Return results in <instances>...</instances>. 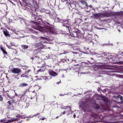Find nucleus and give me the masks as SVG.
Listing matches in <instances>:
<instances>
[{
    "instance_id": "nucleus-1",
    "label": "nucleus",
    "mask_w": 123,
    "mask_h": 123,
    "mask_svg": "<svg viewBox=\"0 0 123 123\" xmlns=\"http://www.w3.org/2000/svg\"><path fill=\"white\" fill-rule=\"evenodd\" d=\"M93 17L97 19L100 20L101 18L104 17H109L111 16H123V11L120 12H110L109 13L105 12L104 13H94L93 14Z\"/></svg>"
},
{
    "instance_id": "nucleus-2",
    "label": "nucleus",
    "mask_w": 123,
    "mask_h": 123,
    "mask_svg": "<svg viewBox=\"0 0 123 123\" xmlns=\"http://www.w3.org/2000/svg\"><path fill=\"white\" fill-rule=\"evenodd\" d=\"M71 35L73 37L82 38L83 37V34L81 33L79 30L76 28H74V31L70 33Z\"/></svg>"
},
{
    "instance_id": "nucleus-3",
    "label": "nucleus",
    "mask_w": 123,
    "mask_h": 123,
    "mask_svg": "<svg viewBox=\"0 0 123 123\" xmlns=\"http://www.w3.org/2000/svg\"><path fill=\"white\" fill-rule=\"evenodd\" d=\"M81 55V54L79 53L75 52H71L69 55V56L70 58H71V59L69 61V59L66 58L65 59L67 61H66V62L68 63L71 62L73 61V59L74 57H76V56H80Z\"/></svg>"
},
{
    "instance_id": "nucleus-4",
    "label": "nucleus",
    "mask_w": 123,
    "mask_h": 123,
    "mask_svg": "<svg viewBox=\"0 0 123 123\" xmlns=\"http://www.w3.org/2000/svg\"><path fill=\"white\" fill-rule=\"evenodd\" d=\"M79 6L82 8H86L88 9V6L86 2L83 0H79Z\"/></svg>"
},
{
    "instance_id": "nucleus-5",
    "label": "nucleus",
    "mask_w": 123,
    "mask_h": 123,
    "mask_svg": "<svg viewBox=\"0 0 123 123\" xmlns=\"http://www.w3.org/2000/svg\"><path fill=\"white\" fill-rule=\"evenodd\" d=\"M46 31L47 33L50 34H55L56 33L55 29L51 27L47 28Z\"/></svg>"
},
{
    "instance_id": "nucleus-6",
    "label": "nucleus",
    "mask_w": 123,
    "mask_h": 123,
    "mask_svg": "<svg viewBox=\"0 0 123 123\" xmlns=\"http://www.w3.org/2000/svg\"><path fill=\"white\" fill-rule=\"evenodd\" d=\"M11 71L12 73L15 74H18L21 72V70L18 68H13Z\"/></svg>"
},
{
    "instance_id": "nucleus-7",
    "label": "nucleus",
    "mask_w": 123,
    "mask_h": 123,
    "mask_svg": "<svg viewBox=\"0 0 123 123\" xmlns=\"http://www.w3.org/2000/svg\"><path fill=\"white\" fill-rule=\"evenodd\" d=\"M31 59H32V62L34 64H36L39 63L40 60V58L38 56L31 57Z\"/></svg>"
},
{
    "instance_id": "nucleus-8",
    "label": "nucleus",
    "mask_w": 123,
    "mask_h": 123,
    "mask_svg": "<svg viewBox=\"0 0 123 123\" xmlns=\"http://www.w3.org/2000/svg\"><path fill=\"white\" fill-rule=\"evenodd\" d=\"M43 45L42 44L41 42H39L38 43H34L33 44V46H34L35 47H39L40 48V49L41 48L42 49V45Z\"/></svg>"
},
{
    "instance_id": "nucleus-9",
    "label": "nucleus",
    "mask_w": 123,
    "mask_h": 123,
    "mask_svg": "<svg viewBox=\"0 0 123 123\" xmlns=\"http://www.w3.org/2000/svg\"><path fill=\"white\" fill-rule=\"evenodd\" d=\"M68 22H63L62 23V25L64 26L66 28V29L70 31V28L69 26V25L67 23Z\"/></svg>"
},
{
    "instance_id": "nucleus-10",
    "label": "nucleus",
    "mask_w": 123,
    "mask_h": 123,
    "mask_svg": "<svg viewBox=\"0 0 123 123\" xmlns=\"http://www.w3.org/2000/svg\"><path fill=\"white\" fill-rule=\"evenodd\" d=\"M7 103H8L9 104L8 105V108L11 110L13 109L14 107L11 101H8Z\"/></svg>"
},
{
    "instance_id": "nucleus-11",
    "label": "nucleus",
    "mask_w": 123,
    "mask_h": 123,
    "mask_svg": "<svg viewBox=\"0 0 123 123\" xmlns=\"http://www.w3.org/2000/svg\"><path fill=\"white\" fill-rule=\"evenodd\" d=\"M3 32L4 35L6 37L10 36V34H9V32L6 29H4L3 31Z\"/></svg>"
},
{
    "instance_id": "nucleus-12",
    "label": "nucleus",
    "mask_w": 123,
    "mask_h": 123,
    "mask_svg": "<svg viewBox=\"0 0 123 123\" xmlns=\"http://www.w3.org/2000/svg\"><path fill=\"white\" fill-rule=\"evenodd\" d=\"M49 75L53 76H55L57 75V73L52 71H49Z\"/></svg>"
},
{
    "instance_id": "nucleus-13",
    "label": "nucleus",
    "mask_w": 123,
    "mask_h": 123,
    "mask_svg": "<svg viewBox=\"0 0 123 123\" xmlns=\"http://www.w3.org/2000/svg\"><path fill=\"white\" fill-rule=\"evenodd\" d=\"M64 109L65 110V111L66 112H69L71 110V107L70 106L66 107Z\"/></svg>"
},
{
    "instance_id": "nucleus-14",
    "label": "nucleus",
    "mask_w": 123,
    "mask_h": 123,
    "mask_svg": "<svg viewBox=\"0 0 123 123\" xmlns=\"http://www.w3.org/2000/svg\"><path fill=\"white\" fill-rule=\"evenodd\" d=\"M100 97L103 99V100L105 102H107V98L106 96H105L101 95L100 96Z\"/></svg>"
},
{
    "instance_id": "nucleus-15",
    "label": "nucleus",
    "mask_w": 123,
    "mask_h": 123,
    "mask_svg": "<svg viewBox=\"0 0 123 123\" xmlns=\"http://www.w3.org/2000/svg\"><path fill=\"white\" fill-rule=\"evenodd\" d=\"M28 86V84H27L23 83L20 84L19 85V87H23Z\"/></svg>"
},
{
    "instance_id": "nucleus-16",
    "label": "nucleus",
    "mask_w": 123,
    "mask_h": 123,
    "mask_svg": "<svg viewBox=\"0 0 123 123\" xmlns=\"http://www.w3.org/2000/svg\"><path fill=\"white\" fill-rule=\"evenodd\" d=\"M0 49L3 52L4 55H7V52L6 51L4 48L2 47H1L0 48Z\"/></svg>"
},
{
    "instance_id": "nucleus-17",
    "label": "nucleus",
    "mask_w": 123,
    "mask_h": 123,
    "mask_svg": "<svg viewBox=\"0 0 123 123\" xmlns=\"http://www.w3.org/2000/svg\"><path fill=\"white\" fill-rule=\"evenodd\" d=\"M45 67V66H43L41 67L37 71V72H43V71H44Z\"/></svg>"
},
{
    "instance_id": "nucleus-18",
    "label": "nucleus",
    "mask_w": 123,
    "mask_h": 123,
    "mask_svg": "<svg viewBox=\"0 0 123 123\" xmlns=\"http://www.w3.org/2000/svg\"><path fill=\"white\" fill-rule=\"evenodd\" d=\"M30 71V70H28L27 71L25 72L24 74L21 76L24 77L27 76V74Z\"/></svg>"
},
{
    "instance_id": "nucleus-19",
    "label": "nucleus",
    "mask_w": 123,
    "mask_h": 123,
    "mask_svg": "<svg viewBox=\"0 0 123 123\" xmlns=\"http://www.w3.org/2000/svg\"><path fill=\"white\" fill-rule=\"evenodd\" d=\"M118 55L119 57H120L119 58V59L121 58H123V52H122L121 53H120Z\"/></svg>"
},
{
    "instance_id": "nucleus-20",
    "label": "nucleus",
    "mask_w": 123,
    "mask_h": 123,
    "mask_svg": "<svg viewBox=\"0 0 123 123\" xmlns=\"http://www.w3.org/2000/svg\"><path fill=\"white\" fill-rule=\"evenodd\" d=\"M92 116L95 118H97L99 117V116L97 114H93Z\"/></svg>"
},
{
    "instance_id": "nucleus-21",
    "label": "nucleus",
    "mask_w": 123,
    "mask_h": 123,
    "mask_svg": "<svg viewBox=\"0 0 123 123\" xmlns=\"http://www.w3.org/2000/svg\"><path fill=\"white\" fill-rule=\"evenodd\" d=\"M101 67L104 69H108V66L105 65H102Z\"/></svg>"
},
{
    "instance_id": "nucleus-22",
    "label": "nucleus",
    "mask_w": 123,
    "mask_h": 123,
    "mask_svg": "<svg viewBox=\"0 0 123 123\" xmlns=\"http://www.w3.org/2000/svg\"><path fill=\"white\" fill-rule=\"evenodd\" d=\"M24 49H27L28 48V46L25 45H22L21 46Z\"/></svg>"
},
{
    "instance_id": "nucleus-23",
    "label": "nucleus",
    "mask_w": 123,
    "mask_h": 123,
    "mask_svg": "<svg viewBox=\"0 0 123 123\" xmlns=\"http://www.w3.org/2000/svg\"><path fill=\"white\" fill-rule=\"evenodd\" d=\"M69 1L70 2L71 4H73L75 2V1L73 0H69Z\"/></svg>"
},
{
    "instance_id": "nucleus-24",
    "label": "nucleus",
    "mask_w": 123,
    "mask_h": 123,
    "mask_svg": "<svg viewBox=\"0 0 123 123\" xmlns=\"http://www.w3.org/2000/svg\"><path fill=\"white\" fill-rule=\"evenodd\" d=\"M117 98H119L122 101L123 100V97L120 95H118L117 96Z\"/></svg>"
},
{
    "instance_id": "nucleus-25",
    "label": "nucleus",
    "mask_w": 123,
    "mask_h": 123,
    "mask_svg": "<svg viewBox=\"0 0 123 123\" xmlns=\"http://www.w3.org/2000/svg\"><path fill=\"white\" fill-rule=\"evenodd\" d=\"M32 18L34 19L35 20H37L38 19H37L36 17V16H32Z\"/></svg>"
},
{
    "instance_id": "nucleus-26",
    "label": "nucleus",
    "mask_w": 123,
    "mask_h": 123,
    "mask_svg": "<svg viewBox=\"0 0 123 123\" xmlns=\"http://www.w3.org/2000/svg\"><path fill=\"white\" fill-rule=\"evenodd\" d=\"M39 38L40 39V40L41 39L43 40H45L47 39V38L45 37H44L42 36L40 37H39Z\"/></svg>"
},
{
    "instance_id": "nucleus-27",
    "label": "nucleus",
    "mask_w": 123,
    "mask_h": 123,
    "mask_svg": "<svg viewBox=\"0 0 123 123\" xmlns=\"http://www.w3.org/2000/svg\"><path fill=\"white\" fill-rule=\"evenodd\" d=\"M16 120V119H15L14 120H9L7 121H6V123H10V122H12L15 121V120Z\"/></svg>"
},
{
    "instance_id": "nucleus-28",
    "label": "nucleus",
    "mask_w": 123,
    "mask_h": 123,
    "mask_svg": "<svg viewBox=\"0 0 123 123\" xmlns=\"http://www.w3.org/2000/svg\"><path fill=\"white\" fill-rule=\"evenodd\" d=\"M88 6V7H90L91 9H89L87 11V12H90L91 10L92 9V6L91 5H90L89 6Z\"/></svg>"
},
{
    "instance_id": "nucleus-29",
    "label": "nucleus",
    "mask_w": 123,
    "mask_h": 123,
    "mask_svg": "<svg viewBox=\"0 0 123 123\" xmlns=\"http://www.w3.org/2000/svg\"><path fill=\"white\" fill-rule=\"evenodd\" d=\"M67 60H66L65 59H62L61 60V62H62V63H64L66 62V61H67Z\"/></svg>"
},
{
    "instance_id": "nucleus-30",
    "label": "nucleus",
    "mask_w": 123,
    "mask_h": 123,
    "mask_svg": "<svg viewBox=\"0 0 123 123\" xmlns=\"http://www.w3.org/2000/svg\"><path fill=\"white\" fill-rule=\"evenodd\" d=\"M8 48L9 49H12L13 50H15V49L14 48H13L12 47V46H8Z\"/></svg>"
},
{
    "instance_id": "nucleus-31",
    "label": "nucleus",
    "mask_w": 123,
    "mask_h": 123,
    "mask_svg": "<svg viewBox=\"0 0 123 123\" xmlns=\"http://www.w3.org/2000/svg\"><path fill=\"white\" fill-rule=\"evenodd\" d=\"M31 22H33L34 23V24H35L36 25H38V24H39L37 22H34L33 21H31Z\"/></svg>"
},
{
    "instance_id": "nucleus-32",
    "label": "nucleus",
    "mask_w": 123,
    "mask_h": 123,
    "mask_svg": "<svg viewBox=\"0 0 123 123\" xmlns=\"http://www.w3.org/2000/svg\"><path fill=\"white\" fill-rule=\"evenodd\" d=\"M29 31L32 32H35L34 30L32 29H29Z\"/></svg>"
},
{
    "instance_id": "nucleus-33",
    "label": "nucleus",
    "mask_w": 123,
    "mask_h": 123,
    "mask_svg": "<svg viewBox=\"0 0 123 123\" xmlns=\"http://www.w3.org/2000/svg\"><path fill=\"white\" fill-rule=\"evenodd\" d=\"M43 77L44 79H45V80H46L47 79L48 80L47 77L46 76H44Z\"/></svg>"
},
{
    "instance_id": "nucleus-34",
    "label": "nucleus",
    "mask_w": 123,
    "mask_h": 123,
    "mask_svg": "<svg viewBox=\"0 0 123 123\" xmlns=\"http://www.w3.org/2000/svg\"><path fill=\"white\" fill-rule=\"evenodd\" d=\"M90 60H93V61H90V62H91L90 63H93L94 62V60L92 58H91L90 59H89V61H90Z\"/></svg>"
},
{
    "instance_id": "nucleus-35",
    "label": "nucleus",
    "mask_w": 123,
    "mask_h": 123,
    "mask_svg": "<svg viewBox=\"0 0 123 123\" xmlns=\"http://www.w3.org/2000/svg\"><path fill=\"white\" fill-rule=\"evenodd\" d=\"M3 100V98L0 95V101H2Z\"/></svg>"
},
{
    "instance_id": "nucleus-36",
    "label": "nucleus",
    "mask_w": 123,
    "mask_h": 123,
    "mask_svg": "<svg viewBox=\"0 0 123 123\" xmlns=\"http://www.w3.org/2000/svg\"><path fill=\"white\" fill-rule=\"evenodd\" d=\"M40 114L39 113H37L36 114H35V115H34L32 117H36L37 116L39 115Z\"/></svg>"
},
{
    "instance_id": "nucleus-37",
    "label": "nucleus",
    "mask_w": 123,
    "mask_h": 123,
    "mask_svg": "<svg viewBox=\"0 0 123 123\" xmlns=\"http://www.w3.org/2000/svg\"><path fill=\"white\" fill-rule=\"evenodd\" d=\"M44 22H45V24H47V25H50V24L49 23L47 22H46L45 21H44Z\"/></svg>"
},
{
    "instance_id": "nucleus-38",
    "label": "nucleus",
    "mask_w": 123,
    "mask_h": 123,
    "mask_svg": "<svg viewBox=\"0 0 123 123\" xmlns=\"http://www.w3.org/2000/svg\"><path fill=\"white\" fill-rule=\"evenodd\" d=\"M99 108V106H98L95 107V108L96 109H98Z\"/></svg>"
},
{
    "instance_id": "nucleus-39",
    "label": "nucleus",
    "mask_w": 123,
    "mask_h": 123,
    "mask_svg": "<svg viewBox=\"0 0 123 123\" xmlns=\"http://www.w3.org/2000/svg\"><path fill=\"white\" fill-rule=\"evenodd\" d=\"M46 119V118L43 117V118H40V119H41L42 120H44Z\"/></svg>"
},
{
    "instance_id": "nucleus-40",
    "label": "nucleus",
    "mask_w": 123,
    "mask_h": 123,
    "mask_svg": "<svg viewBox=\"0 0 123 123\" xmlns=\"http://www.w3.org/2000/svg\"><path fill=\"white\" fill-rule=\"evenodd\" d=\"M49 16L51 18H53V14H51L49 15Z\"/></svg>"
},
{
    "instance_id": "nucleus-41",
    "label": "nucleus",
    "mask_w": 123,
    "mask_h": 123,
    "mask_svg": "<svg viewBox=\"0 0 123 123\" xmlns=\"http://www.w3.org/2000/svg\"><path fill=\"white\" fill-rule=\"evenodd\" d=\"M67 53V52H65L64 51V53H62L61 54H60V55H62V54H66Z\"/></svg>"
},
{
    "instance_id": "nucleus-42",
    "label": "nucleus",
    "mask_w": 123,
    "mask_h": 123,
    "mask_svg": "<svg viewBox=\"0 0 123 123\" xmlns=\"http://www.w3.org/2000/svg\"><path fill=\"white\" fill-rule=\"evenodd\" d=\"M92 9L93 11H95V9L93 8V7L92 8Z\"/></svg>"
},
{
    "instance_id": "nucleus-43",
    "label": "nucleus",
    "mask_w": 123,
    "mask_h": 123,
    "mask_svg": "<svg viewBox=\"0 0 123 123\" xmlns=\"http://www.w3.org/2000/svg\"><path fill=\"white\" fill-rule=\"evenodd\" d=\"M66 112V111H64L63 112V113H62V114H65V112Z\"/></svg>"
},
{
    "instance_id": "nucleus-44",
    "label": "nucleus",
    "mask_w": 123,
    "mask_h": 123,
    "mask_svg": "<svg viewBox=\"0 0 123 123\" xmlns=\"http://www.w3.org/2000/svg\"><path fill=\"white\" fill-rule=\"evenodd\" d=\"M73 116H74V118H75V117L76 116L74 114L73 115Z\"/></svg>"
},
{
    "instance_id": "nucleus-45",
    "label": "nucleus",
    "mask_w": 123,
    "mask_h": 123,
    "mask_svg": "<svg viewBox=\"0 0 123 123\" xmlns=\"http://www.w3.org/2000/svg\"><path fill=\"white\" fill-rule=\"evenodd\" d=\"M60 82H57V83H56V84H59V83H60Z\"/></svg>"
},
{
    "instance_id": "nucleus-46",
    "label": "nucleus",
    "mask_w": 123,
    "mask_h": 123,
    "mask_svg": "<svg viewBox=\"0 0 123 123\" xmlns=\"http://www.w3.org/2000/svg\"><path fill=\"white\" fill-rule=\"evenodd\" d=\"M34 92H32V94H34Z\"/></svg>"
},
{
    "instance_id": "nucleus-47",
    "label": "nucleus",
    "mask_w": 123,
    "mask_h": 123,
    "mask_svg": "<svg viewBox=\"0 0 123 123\" xmlns=\"http://www.w3.org/2000/svg\"><path fill=\"white\" fill-rule=\"evenodd\" d=\"M16 117H19V116H16Z\"/></svg>"
},
{
    "instance_id": "nucleus-48",
    "label": "nucleus",
    "mask_w": 123,
    "mask_h": 123,
    "mask_svg": "<svg viewBox=\"0 0 123 123\" xmlns=\"http://www.w3.org/2000/svg\"><path fill=\"white\" fill-rule=\"evenodd\" d=\"M23 98V97H22L21 98Z\"/></svg>"
},
{
    "instance_id": "nucleus-49",
    "label": "nucleus",
    "mask_w": 123,
    "mask_h": 123,
    "mask_svg": "<svg viewBox=\"0 0 123 123\" xmlns=\"http://www.w3.org/2000/svg\"><path fill=\"white\" fill-rule=\"evenodd\" d=\"M68 3L69 4H70V5H71L70 3Z\"/></svg>"
},
{
    "instance_id": "nucleus-50",
    "label": "nucleus",
    "mask_w": 123,
    "mask_h": 123,
    "mask_svg": "<svg viewBox=\"0 0 123 123\" xmlns=\"http://www.w3.org/2000/svg\"><path fill=\"white\" fill-rule=\"evenodd\" d=\"M36 96V94H35V96Z\"/></svg>"
},
{
    "instance_id": "nucleus-51",
    "label": "nucleus",
    "mask_w": 123,
    "mask_h": 123,
    "mask_svg": "<svg viewBox=\"0 0 123 123\" xmlns=\"http://www.w3.org/2000/svg\"><path fill=\"white\" fill-rule=\"evenodd\" d=\"M8 97L9 98H10V97L9 96H8Z\"/></svg>"
},
{
    "instance_id": "nucleus-52",
    "label": "nucleus",
    "mask_w": 123,
    "mask_h": 123,
    "mask_svg": "<svg viewBox=\"0 0 123 123\" xmlns=\"http://www.w3.org/2000/svg\"><path fill=\"white\" fill-rule=\"evenodd\" d=\"M41 20H42V19H40Z\"/></svg>"
},
{
    "instance_id": "nucleus-53",
    "label": "nucleus",
    "mask_w": 123,
    "mask_h": 123,
    "mask_svg": "<svg viewBox=\"0 0 123 123\" xmlns=\"http://www.w3.org/2000/svg\"><path fill=\"white\" fill-rule=\"evenodd\" d=\"M58 117H56V118H58Z\"/></svg>"
}]
</instances>
